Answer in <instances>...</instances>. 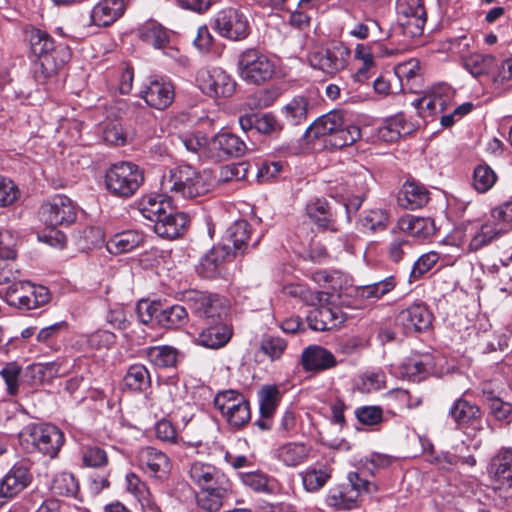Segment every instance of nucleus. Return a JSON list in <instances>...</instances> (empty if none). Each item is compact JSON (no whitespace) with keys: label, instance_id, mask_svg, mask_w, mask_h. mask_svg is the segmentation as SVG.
<instances>
[{"label":"nucleus","instance_id":"obj_1","mask_svg":"<svg viewBox=\"0 0 512 512\" xmlns=\"http://www.w3.org/2000/svg\"><path fill=\"white\" fill-rule=\"evenodd\" d=\"M185 301L194 314L207 320L194 343L214 350L224 347L232 337L231 327L223 321L229 309L227 300L217 294L190 291Z\"/></svg>","mask_w":512,"mask_h":512},{"label":"nucleus","instance_id":"obj_2","mask_svg":"<svg viewBox=\"0 0 512 512\" xmlns=\"http://www.w3.org/2000/svg\"><path fill=\"white\" fill-rule=\"evenodd\" d=\"M307 139L322 140L324 146L341 149L354 144L361 137L360 128L347 123L340 111H330L314 120L305 130Z\"/></svg>","mask_w":512,"mask_h":512},{"label":"nucleus","instance_id":"obj_3","mask_svg":"<svg viewBox=\"0 0 512 512\" xmlns=\"http://www.w3.org/2000/svg\"><path fill=\"white\" fill-rule=\"evenodd\" d=\"M140 214L153 223L154 231L162 238L175 239L182 235L189 222L188 216L176 212L161 196L145 195L138 203Z\"/></svg>","mask_w":512,"mask_h":512},{"label":"nucleus","instance_id":"obj_4","mask_svg":"<svg viewBox=\"0 0 512 512\" xmlns=\"http://www.w3.org/2000/svg\"><path fill=\"white\" fill-rule=\"evenodd\" d=\"M209 190L203 175L191 165L183 164L166 170L160 180L161 197L179 196L192 199Z\"/></svg>","mask_w":512,"mask_h":512},{"label":"nucleus","instance_id":"obj_5","mask_svg":"<svg viewBox=\"0 0 512 512\" xmlns=\"http://www.w3.org/2000/svg\"><path fill=\"white\" fill-rule=\"evenodd\" d=\"M19 442L28 452L55 458L64 444V434L52 424H28L19 432Z\"/></svg>","mask_w":512,"mask_h":512},{"label":"nucleus","instance_id":"obj_6","mask_svg":"<svg viewBox=\"0 0 512 512\" xmlns=\"http://www.w3.org/2000/svg\"><path fill=\"white\" fill-rule=\"evenodd\" d=\"M144 182L142 170L132 162L111 165L105 173V187L113 196L129 198Z\"/></svg>","mask_w":512,"mask_h":512},{"label":"nucleus","instance_id":"obj_7","mask_svg":"<svg viewBox=\"0 0 512 512\" xmlns=\"http://www.w3.org/2000/svg\"><path fill=\"white\" fill-rule=\"evenodd\" d=\"M32 52L41 58V66L47 75L56 73L70 58L69 48L65 45L55 46L52 37L39 29L30 35Z\"/></svg>","mask_w":512,"mask_h":512},{"label":"nucleus","instance_id":"obj_8","mask_svg":"<svg viewBox=\"0 0 512 512\" xmlns=\"http://www.w3.org/2000/svg\"><path fill=\"white\" fill-rule=\"evenodd\" d=\"M238 72L246 83L260 85L273 77L275 64L260 51L247 49L238 57Z\"/></svg>","mask_w":512,"mask_h":512},{"label":"nucleus","instance_id":"obj_9","mask_svg":"<svg viewBox=\"0 0 512 512\" xmlns=\"http://www.w3.org/2000/svg\"><path fill=\"white\" fill-rule=\"evenodd\" d=\"M350 54L349 47L343 42H333L326 48L310 52L307 60L313 69L333 77L347 67Z\"/></svg>","mask_w":512,"mask_h":512},{"label":"nucleus","instance_id":"obj_10","mask_svg":"<svg viewBox=\"0 0 512 512\" xmlns=\"http://www.w3.org/2000/svg\"><path fill=\"white\" fill-rule=\"evenodd\" d=\"M140 39L157 50H161L163 54L180 66L188 65V58L182 55L178 48L171 45L172 32L163 25L154 20H148L138 29Z\"/></svg>","mask_w":512,"mask_h":512},{"label":"nucleus","instance_id":"obj_11","mask_svg":"<svg viewBox=\"0 0 512 512\" xmlns=\"http://www.w3.org/2000/svg\"><path fill=\"white\" fill-rule=\"evenodd\" d=\"M214 405L232 426L241 427L250 420L249 403L244 395L236 390L217 393Z\"/></svg>","mask_w":512,"mask_h":512},{"label":"nucleus","instance_id":"obj_12","mask_svg":"<svg viewBox=\"0 0 512 512\" xmlns=\"http://www.w3.org/2000/svg\"><path fill=\"white\" fill-rule=\"evenodd\" d=\"M137 460L140 470L150 480L158 483L168 480L172 470V462L163 451L152 446L143 447L137 454Z\"/></svg>","mask_w":512,"mask_h":512},{"label":"nucleus","instance_id":"obj_13","mask_svg":"<svg viewBox=\"0 0 512 512\" xmlns=\"http://www.w3.org/2000/svg\"><path fill=\"white\" fill-rule=\"evenodd\" d=\"M39 216L46 225L56 227L73 223L77 213L72 200L65 195L58 194L41 205Z\"/></svg>","mask_w":512,"mask_h":512},{"label":"nucleus","instance_id":"obj_14","mask_svg":"<svg viewBox=\"0 0 512 512\" xmlns=\"http://www.w3.org/2000/svg\"><path fill=\"white\" fill-rule=\"evenodd\" d=\"M214 28L222 36L239 41L250 34V23L247 16L236 9L229 8L217 13Z\"/></svg>","mask_w":512,"mask_h":512},{"label":"nucleus","instance_id":"obj_15","mask_svg":"<svg viewBox=\"0 0 512 512\" xmlns=\"http://www.w3.org/2000/svg\"><path fill=\"white\" fill-rule=\"evenodd\" d=\"M196 80L201 91L210 97H230L236 87L235 81L221 68L201 70Z\"/></svg>","mask_w":512,"mask_h":512},{"label":"nucleus","instance_id":"obj_16","mask_svg":"<svg viewBox=\"0 0 512 512\" xmlns=\"http://www.w3.org/2000/svg\"><path fill=\"white\" fill-rule=\"evenodd\" d=\"M175 96L174 85L163 77H153L143 85L140 97L151 108L163 110L169 107Z\"/></svg>","mask_w":512,"mask_h":512},{"label":"nucleus","instance_id":"obj_17","mask_svg":"<svg viewBox=\"0 0 512 512\" xmlns=\"http://www.w3.org/2000/svg\"><path fill=\"white\" fill-rule=\"evenodd\" d=\"M487 472L495 488L504 491L512 488V448L499 449L490 459Z\"/></svg>","mask_w":512,"mask_h":512},{"label":"nucleus","instance_id":"obj_18","mask_svg":"<svg viewBox=\"0 0 512 512\" xmlns=\"http://www.w3.org/2000/svg\"><path fill=\"white\" fill-rule=\"evenodd\" d=\"M455 91L446 83L434 85L428 94L414 101V105L423 117L444 112L454 99Z\"/></svg>","mask_w":512,"mask_h":512},{"label":"nucleus","instance_id":"obj_19","mask_svg":"<svg viewBox=\"0 0 512 512\" xmlns=\"http://www.w3.org/2000/svg\"><path fill=\"white\" fill-rule=\"evenodd\" d=\"M432 319L433 315L425 304L414 303L398 313L396 322L409 333L427 330Z\"/></svg>","mask_w":512,"mask_h":512},{"label":"nucleus","instance_id":"obj_20","mask_svg":"<svg viewBox=\"0 0 512 512\" xmlns=\"http://www.w3.org/2000/svg\"><path fill=\"white\" fill-rule=\"evenodd\" d=\"M32 481L29 469L21 464H14L0 479V498L12 499L22 492Z\"/></svg>","mask_w":512,"mask_h":512},{"label":"nucleus","instance_id":"obj_21","mask_svg":"<svg viewBox=\"0 0 512 512\" xmlns=\"http://www.w3.org/2000/svg\"><path fill=\"white\" fill-rule=\"evenodd\" d=\"M190 481L199 489L230 483L227 476L216 466L202 461H194L188 471Z\"/></svg>","mask_w":512,"mask_h":512},{"label":"nucleus","instance_id":"obj_22","mask_svg":"<svg viewBox=\"0 0 512 512\" xmlns=\"http://www.w3.org/2000/svg\"><path fill=\"white\" fill-rule=\"evenodd\" d=\"M344 320L345 317L341 309L330 304L320 305L312 309L307 315L309 327L315 331L335 329L340 326Z\"/></svg>","mask_w":512,"mask_h":512},{"label":"nucleus","instance_id":"obj_23","mask_svg":"<svg viewBox=\"0 0 512 512\" xmlns=\"http://www.w3.org/2000/svg\"><path fill=\"white\" fill-rule=\"evenodd\" d=\"M71 365L65 359L52 362L38 363L25 368V376L30 377L32 385L50 382L56 377L64 376L69 372Z\"/></svg>","mask_w":512,"mask_h":512},{"label":"nucleus","instance_id":"obj_24","mask_svg":"<svg viewBox=\"0 0 512 512\" xmlns=\"http://www.w3.org/2000/svg\"><path fill=\"white\" fill-rule=\"evenodd\" d=\"M301 364L305 371H325L338 365L335 355L319 345L306 347L301 354Z\"/></svg>","mask_w":512,"mask_h":512},{"label":"nucleus","instance_id":"obj_25","mask_svg":"<svg viewBox=\"0 0 512 512\" xmlns=\"http://www.w3.org/2000/svg\"><path fill=\"white\" fill-rule=\"evenodd\" d=\"M17 287L24 290V293L23 295L14 294L10 305L19 309H36L48 303L50 299L49 290L44 286H36L30 282H17Z\"/></svg>","mask_w":512,"mask_h":512},{"label":"nucleus","instance_id":"obj_26","mask_svg":"<svg viewBox=\"0 0 512 512\" xmlns=\"http://www.w3.org/2000/svg\"><path fill=\"white\" fill-rule=\"evenodd\" d=\"M126 5L127 0H101L91 10V23L99 27L113 24L123 16Z\"/></svg>","mask_w":512,"mask_h":512},{"label":"nucleus","instance_id":"obj_27","mask_svg":"<svg viewBox=\"0 0 512 512\" xmlns=\"http://www.w3.org/2000/svg\"><path fill=\"white\" fill-rule=\"evenodd\" d=\"M230 249L227 246H214L202 258L196 270L204 278H215L220 275L223 264L230 257Z\"/></svg>","mask_w":512,"mask_h":512},{"label":"nucleus","instance_id":"obj_28","mask_svg":"<svg viewBox=\"0 0 512 512\" xmlns=\"http://www.w3.org/2000/svg\"><path fill=\"white\" fill-rule=\"evenodd\" d=\"M312 109L313 104L310 98L305 95H297L282 107L281 114L288 125L298 126L307 121Z\"/></svg>","mask_w":512,"mask_h":512},{"label":"nucleus","instance_id":"obj_29","mask_svg":"<svg viewBox=\"0 0 512 512\" xmlns=\"http://www.w3.org/2000/svg\"><path fill=\"white\" fill-rule=\"evenodd\" d=\"M145 235L138 230H125L113 235L106 243L111 254L129 253L144 244Z\"/></svg>","mask_w":512,"mask_h":512},{"label":"nucleus","instance_id":"obj_30","mask_svg":"<svg viewBox=\"0 0 512 512\" xmlns=\"http://www.w3.org/2000/svg\"><path fill=\"white\" fill-rule=\"evenodd\" d=\"M125 482L127 491L138 500L144 512H161L146 483L138 475L133 472L126 474Z\"/></svg>","mask_w":512,"mask_h":512},{"label":"nucleus","instance_id":"obj_31","mask_svg":"<svg viewBox=\"0 0 512 512\" xmlns=\"http://www.w3.org/2000/svg\"><path fill=\"white\" fill-rule=\"evenodd\" d=\"M231 493V483L200 489L196 496L199 508L206 512H217Z\"/></svg>","mask_w":512,"mask_h":512},{"label":"nucleus","instance_id":"obj_32","mask_svg":"<svg viewBox=\"0 0 512 512\" xmlns=\"http://www.w3.org/2000/svg\"><path fill=\"white\" fill-rule=\"evenodd\" d=\"M67 332L68 323L66 321L56 322L42 328L38 332L36 340L47 350L58 352L65 345Z\"/></svg>","mask_w":512,"mask_h":512},{"label":"nucleus","instance_id":"obj_33","mask_svg":"<svg viewBox=\"0 0 512 512\" xmlns=\"http://www.w3.org/2000/svg\"><path fill=\"white\" fill-rule=\"evenodd\" d=\"M211 148L218 151L219 157H240L246 151V144L235 134L221 132L215 135L211 142Z\"/></svg>","mask_w":512,"mask_h":512},{"label":"nucleus","instance_id":"obj_34","mask_svg":"<svg viewBox=\"0 0 512 512\" xmlns=\"http://www.w3.org/2000/svg\"><path fill=\"white\" fill-rule=\"evenodd\" d=\"M429 200L428 190L414 180H407L398 197L399 204L408 210L423 207Z\"/></svg>","mask_w":512,"mask_h":512},{"label":"nucleus","instance_id":"obj_35","mask_svg":"<svg viewBox=\"0 0 512 512\" xmlns=\"http://www.w3.org/2000/svg\"><path fill=\"white\" fill-rule=\"evenodd\" d=\"M398 228L402 232L417 238H427L435 233V225L432 219L412 215L401 217L398 220Z\"/></svg>","mask_w":512,"mask_h":512},{"label":"nucleus","instance_id":"obj_36","mask_svg":"<svg viewBox=\"0 0 512 512\" xmlns=\"http://www.w3.org/2000/svg\"><path fill=\"white\" fill-rule=\"evenodd\" d=\"M448 415L458 427H463L480 418L481 412L477 405L458 398L449 408Z\"/></svg>","mask_w":512,"mask_h":512},{"label":"nucleus","instance_id":"obj_37","mask_svg":"<svg viewBox=\"0 0 512 512\" xmlns=\"http://www.w3.org/2000/svg\"><path fill=\"white\" fill-rule=\"evenodd\" d=\"M310 448L304 443L289 442L276 450V457L287 467H296L308 458Z\"/></svg>","mask_w":512,"mask_h":512},{"label":"nucleus","instance_id":"obj_38","mask_svg":"<svg viewBox=\"0 0 512 512\" xmlns=\"http://www.w3.org/2000/svg\"><path fill=\"white\" fill-rule=\"evenodd\" d=\"M454 452H448L440 460V466L446 470H454L459 465L463 468H472L477 461L469 448L463 442L453 448Z\"/></svg>","mask_w":512,"mask_h":512},{"label":"nucleus","instance_id":"obj_39","mask_svg":"<svg viewBox=\"0 0 512 512\" xmlns=\"http://www.w3.org/2000/svg\"><path fill=\"white\" fill-rule=\"evenodd\" d=\"M396 285L395 277L388 276L380 281L357 287L355 295L359 299L377 301L391 292Z\"/></svg>","mask_w":512,"mask_h":512},{"label":"nucleus","instance_id":"obj_40","mask_svg":"<svg viewBox=\"0 0 512 512\" xmlns=\"http://www.w3.org/2000/svg\"><path fill=\"white\" fill-rule=\"evenodd\" d=\"M505 233V227L502 226H493L490 221L482 224L477 230L470 242H469V251L475 252L479 249L485 247L490 244L493 240L499 238L502 234Z\"/></svg>","mask_w":512,"mask_h":512},{"label":"nucleus","instance_id":"obj_41","mask_svg":"<svg viewBox=\"0 0 512 512\" xmlns=\"http://www.w3.org/2000/svg\"><path fill=\"white\" fill-rule=\"evenodd\" d=\"M330 478L331 469L323 464L309 467L302 473V482L308 492L318 491Z\"/></svg>","mask_w":512,"mask_h":512},{"label":"nucleus","instance_id":"obj_42","mask_svg":"<svg viewBox=\"0 0 512 512\" xmlns=\"http://www.w3.org/2000/svg\"><path fill=\"white\" fill-rule=\"evenodd\" d=\"M188 322V313L185 307L173 305L161 309L158 315V324L167 329H176Z\"/></svg>","mask_w":512,"mask_h":512},{"label":"nucleus","instance_id":"obj_43","mask_svg":"<svg viewBox=\"0 0 512 512\" xmlns=\"http://www.w3.org/2000/svg\"><path fill=\"white\" fill-rule=\"evenodd\" d=\"M124 384L133 391H145L151 384L150 373L142 364H134L129 367L125 377Z\"/></svg>","mask_w":512,"mask_h":512},{"label":"nucleus","instance_id":"obj_44","mask_svg":"<svg viewBox=\"0 0 512 512\" xmlns=\"http://www.w3.org/2000/svg\"><path fill=\"white\" fill-rule=\"evenodd\" d=\"M25 369L16 363L6 364L0 371V376L6 384L7 392L10 395H16L19 392V387L24 382H30V377H26Z\"/></svg>","mask_w":512,"mask_h":512},{"label":"nucleus","instance_id":"obj_45","mask_svg":"<svg viewBox=\"0 0 512 512\" xmlns=\"http://www.w3.org/2000/svg\"><path fill=\"white\" fill-rule=\"evenodd\" d=\"M497 67V60L490 54H472L465 60V68L475 77L489 74Z\"/></svg>","mask_w":512,"mask_h":512},{"label":"nucleus","instance_id":"obj_46","mask_svg":"<svg viewBox=\"0 0 512 512\" xmlns=\"http://www.w3.org/2000/svg\"><path fill=\"white\" fill-rule=\"evenodd\" d=\"M146 356L153 365L168 368L176 365L178 352L170 346H154L147 349Z\"/></svg>","mask_w":512,"mask_h":512},{"label":"nucleus","instance_id":"obj_47","mask_svg":"<svg viewBox=\"0 0 512 512\" xmlns=\"http://www.w3.org/2000/svg\"><path fill=\"white\" fill-rule=\"evenodd\" d=\"M51 490L55 495L76 498L79 492V483L72 473L60 472L55 475Z\"/></svg>","mask_w":512,"mask_h":512},{"label":"nucleus","instance_id":"obj_48","mask_svg":"<svg viewBox=\"0 0 512 512\" xmlns=\"http://www.w3.org/2000/svg\"><path fill=\"white\" fill-rule=\"evenodd\" d=\"M259 408L262 418H270L280 401V392L275 385H266L258 392Z\"/></svg>","mask_w":512,"mask_h":512},{"label":"nucleus","instance_id":"obj_49","mask_svg":"<svg viewBox=\"0 0 512 512\" xmlns=\"http://www.w3.org/2000/svg\"><path fill=\"white\" fill-rule=\"evenodd\" d=\"M250 233V225L245 220L236 221L229 227V241L233 244L236 252L244 253L248 250Z\"/></svg>","mask_w":512,"mask_h":512},{"label":"nucleus","instance_id":"obj_50","mask_svg":"<svg viewBox=\"0 0 512 512\" xmlns=\"http://www.w3.org/2000/svg\"><path fill=\"white\" fill-rule=\"evenodd\" d=\"M497 175L487 164H479L474 168L472 186L479 193L489 191L496 183Z\"/></svg>","mask_w":512,"mask_h":512},{"label":"nucleus","instance_id":"obj_51","mask_svg":"<svg viewBox=\"0 0 512 512\" xmlns=\"http://www.w3.org/2000/svg\"><path fill=\"white\" fill-rule=\"evenodd\" d=\"M308 217L321 228H328L331 221V211L325 199H315L306 206Z\"/></svg>","mask_w":512,"mask_h":512},{"label":"nucleus","instance_id":"obj_52","mask_svg":"<svg viewBox=\"0 0 512 512\" xmlns=\"http://www.w3.org/2000/svg\"><path fill=\"white\" fill-rule=\"evenodd\" d=\"M399 373L402 378L413 382H420L427 374V364L419 358H409L399 366Z\"/></svg>","mask_w":512,"mask_h":512},{"label":"nucleus","instance_id":"obj_53","mask_svg":"<svg viewBox=\"0 0 512 512\" xmlns=\"http://www.w3.org/2000/svg\"><path fill=\"white\" fill-rule=\"evenodd\" d=\"M359 224L364 232L382 231L388 224V214L383 209H371L365 212Z\"/></svg>","mask_w":512,"mask_h":512},{"label":"nucleus","instance_id":"obj_54","mask_svg":"<svg viewBox=\"0 0 512 512\" xmlns=\"http://www.w3.org/2000/svg\"><path fill=\"white\" fill-rule=\"evenodd\" d=\"M326 503L338 510H350L357 505V493L352 495L348 489H332L326 496Z\"/></svg>","mask_w":512,"mask_h":512},{"label":"nucleus","instance_id":"obj_55","mask_svg":"<svg viewBox=\"0 0 512 512\" xmlns=\"http://www.w3.org/2000/svg\"><path fill=\"white\" fill-rule=\"evenodd\" d=\"M386 375L382 370L370 371L359 377L358 390L362 393H372L385 387Z\"/></svg>","mask_w":512,"mask_h":512},{"label":"nucleus","instance_id":"obj_56","mask_svg":"<svg viewBox=\"0 0 512 512\" xmlns=\"http://www.w3.org/2000/svg\"><path fill=\"white\" fill-rule=\"evenodd\" d=\"M386 399L394 403L399 409H412L418 407L422 399L419 396H412L407 390L396 388L388 391L385 395Z\"/></svg>","mask_w":512,"mask_h":512},{"label":"nucleus","instance_id":"obj_57","mask_svg":"<svg viewBox=\"0 0 512 512\" xmlns=\"http://www.w3.org/2000/svg\"><path fill=\"white\" fill-rule=\"evenodd\" d=\"M314 282L321 286H327L336 291L342 288L343 282H346V276L340 271L317 270L311 274Z\"/></svg>","mask_w":512,"mask_h":512},{"label":"nucleus","instance_id":"obj_58","mask_svg":"<svg viewBox=\"0 0 512 512\" xmlns=\"http://www.w3.org/2000/svg\"><path fill=\"white\" fill-rule=\"evenodd\" d=\"M426 19V11H421L419 14L416 13L414 17L399 18V24L404 35L414 38L422 35Z\"/></svg>","mask_w":512,"mask_h":512},{"label":"nucleus","instance_id":"obj_59","mask_svg":"<svg viewBox=\"0 0 512 512\" xmlns=\"http://www.w3.org/2000/svg\"><path fill=\"white\" fill-rule=\"evenodd\" d=\"M276 89H261L250 95L247 105L250 109H263L271 106L278 98Z\"/></svg>","mask_w":512,"mask_h":512},{"label":"nucleus","instance_id":"obj_60","mask_svg":"<svg viewBox=\"0 0 512 512\" xmlns=\"http://www.w3.org/2000/svg\"><path fill=\"white\" fill-rule=\"evenodd\" d=\"M20 197V190L13 180L0 175V207L14 204Z\"/></svg>","mask_w":512,"mask_h":512},{"label":"nucleus","instance_id":"obj_61","mask_svg":"<svg viewBox=\"0 0 512 512\" xmlns=\"http://www.w3.org/2000/svg\"><path fill=\"white\" fill-rule=\"evenodd\" d=\"M17 238L10 230H0V259L10 262L16 257Z\"/></svg>","mask_w":512,"mask_h":512},{"label":"nucleus","instance_id":"obj_62","mask_svg":"<svg viewBox=\"0 0 512 512\" xmlns=\"http://www.w3.org/2000/svg\"><path fill=\"white\" fill-rule=\"evenodd\" d=\"M116 340L114 333L108 330H97L87 335V344L93 349H109Z\"/></svg>","mask_w":512,"mask_h":512},{"label":"nucleus","instance_id":"obj_63","mask_svg":"<svg viewBox=\"0 0 512 512\" xmlns=\"http://www.w3.org/2000/svg\"><path fill=\"white\" fill-rule=\"evenodd\" d=\"M491 218L493 220V222H491L492 225L505 227L506 233L512 223V201H507L492 209Z\"/></svg>","mask_w":512,"mask_h":512},{"label":"nucleus","instance_id":"obj_64","mask_svg":"<svg viewBox=\"0 0 512 512\" xmlns=\"http://www.w3.org/2000/svg\"><path fill=\"white\" fill-rule=\"evenodd\" d=\"M127 136L120 122H111L103 130L104 141L111 145H124L127 141Z\"/></svg>","mask_w":512,"mask_h":512}]
</instances>
